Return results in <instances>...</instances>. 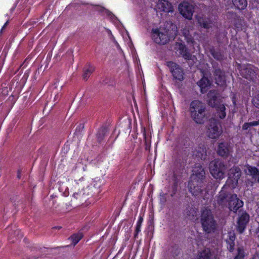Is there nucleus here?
I'll return each mask as SVG.
<instances>
[{
    "mask_svg": "<svg viewBox=\"0 0 259 259\" xmlns=\"http://www.w3.org/2000/svg\"><path fill=\"white\" fill-rule=\"evenodd\" d=\"M18 177L19 178H20V176L19 174H18Z\"/></svg>",
    "mask_w": 259,
    "mask_h": 259,
    "instance_id": "nucleus-44",
    "label": "nucleus"
},
{
    "mask_svg": "<svg viewBox=\"0 0 259 259\" xmlns=\"http://www.w3.org/2000/svg\"><path fill=\"white\" fill-rule=\"evenodd\" d=\"M57 96H58V95H56V96H55V99H56V97H57Z\"/></svg>",
    "mask_w": 259,
    "mask_h": 259,
    "instance_id": "nucleus-48",
    "label": "nucleus"
},
{
    "mask_svg": "<svg viewBox=\"0 0 259 259\" xmlns=\"http://www.w3.org/2000/svg\"><path fill=\"white\" fill-rule=\"evenodd\" d=\"M206 109L205 105L199 100L193 101L190 104V114H194L205 111Z\"/></svg>",
    "mask_w": 259,
    "mask_h": 259,
    "instance_id": "nucleus-13",
    "label": "nucleus"
},
{
    "mask_svg": "<svg viewBox=\"0 0 259 259\" xmlns=\"http://www.w3.org/2000/svg\"><path fill=\"white\" fill-rule=\"evenodd\" d=\"M241 174V171L239 167L235 166L231 168L228 174V179L222 190H226L227 187L231 189L235 188L238 184Z\"/></svg>",
    "mask_w": 259,
    "mask_h": 259,
    "instance_id": "nucleus-8",
    "label": "nucleus"
},
{
    "mask_svg": "<svg viewBox=\"0 0 259 259\" xmlns=\"http://www.w3.org/2000/svg\"><path fill=\"white\" fill-rule=\"evenodd\" d=\"M253 104L257 108H259V94L253 99Z\"/></svg>",
    "mask_w": 259,
    "mask_h": 259,
    "instance_id": "nucleus-34",
    "label": "nucleus"
},
{
    "mask_svg": "<svg viewBox=\"0 0 259 259\" xmlns=\"http://www.w3.org/2000/svg\"><path fill=\"white\" fill-rule=\"evenodd\" d=\"M240 71L242 76L248 80L254 81L256 78L255 68L251 65H247L245 68L241 69Z\"/></svg>",
    "mask_w": 259,
    "mask_h": 259,
    "instance_id": "nucleus-12",
    "label": "nucleus"
},
{
    "mask_svg": "<svg viewBox=\"0 0 259 259\" xmlns=\"http://www.w3.org/2000/svg\"><path fill=\"white\" fill-rule=\"evenodd\" d=\"M82 234L78 233L71 236L70 239L71 240L72 244L74 246L79 242V241L82 238Z\"/></svg>",
    "mask_w": 259,
    "mask_h": 259,
    "instance_id": "nucleus-29",
    "label": "nucleus"
},
{
    "mask_svg": "<svg viewBox=\"0 0 259 259\" xmlns=\"http://www.w3.org/2000/svg\"><path fill=\"white\" fill-rule=\"evenodd\" d=\"M227 243L228 244L227 248L230 251H232L234 249V242H230L228 240H227Z\"/></svg>",
    "mask_w": 259,
    "mask_h": 259,
    "instance_id": "nucleus-36",
    "label": "nucleus"
},
{
    "mask_svg": "<svg viewBox=\"0 0 259 259\" xmlns=\"http://www.w3.org/2000/svg\"><path fill=\"white\" fill-rule=\"evenodd\" d=\"M214 79L215 83L220 86H223L226 82V76L225 73L220 69H216L214 71Z\"/></svg>",
    "mask_w": 259,
    "mask_h": 259,
    "instance_id": "nucleus-17",
    "label": "nucleus"
},
{
    "mask_svg": "<svg viewBox=\"0 0 259 259\" xmlns=\"http://www.w3.org/2000/svg\"><path fill=\"white\" fill-rule=\"evenodd\" d=\"M202 186H203V181H202V183L200 185L199 184L198 185H197V184H195V189L197 190V189H198V188H199V189L200 190V192L198 194H194L191 191H190V192L194 196H198L199 194H200L202 191Z\"/></svg>",
    "mask_w": 259,
    "mask_h": 259,
    "instance_id": "nucleus-35",
    "label": "nucleus"
},
{
    "mask_svg": "<svg viewBox=\"0 0 259 259\" xmlns=\"http://www.w3.org/2000/svg\"><path fill=\"white\" fill-rule=\"evenodd\" d=\"M57 96H58V95H56V96H55V99H56V97H57Z\"/></svg>",
    "mask_w": 259,
    "mask_h": 259,
    "instance_id": "nucleus-45",
    "label": "nucleus"
},
{
    "mask_svg": "<svg viewBox=\"0 0 259 259\" xmlns=\"http://www.w3.org/2000/svg\"><path fill=\"white\" fill-rule=\"evenodd\" d=\"M152 38L154 41L159 45H165L170 39H173L177 34V28L176 25L171 24L170 29L160 27L152 29Z\"/></svg>",
    "mask_w": 259,
    "mask_h": 259,
    "instance_id": "nucleus-1",
    "label": "nucleus"
},
{
    "mask_svg": "<svg viewBox=\"0 0 259 259\" xmlns=\"http://www.w3.org/2000/svg\"><path fill=\"white\" fill-rule=\"evenodd\" d=\"M208 103L211 107H215L217 110L218 116L221 119L226 117V108L223 104H220V99L218 96L217 92L215 91H210L208 95Z\"/></svg>",
    "mask_w": 259,
    "mask_h": 259,
    "instance_id": "nucleus-5",
    "label": "nucleus"
},
{
    "mask_svg": "<svg viewBox=\"0 0 259 259\" xmlns=\"http://www.w3.org/2000/svg\"><path fill=\"white\" fill-rule=\"evenodd\" d=\"M177 47L178 49V51L186 59H190L191 54L188 52L185 45L182 44H178Z\"/></svg>",
    "mask_w": 259,
    "mask_h": 259,
    "instance_id": "nucleus-21",
    "label": "nucleus"
},
{
    "mask_svg": "<svg viewBox=\"0 0 259 259\" xmlns=\"http://www.w3.org/2000/svg\"><path fill=\"white\" fill-rule=\"evenodd\" d=\"M201 222L203 230L207 233L214 232L216 229V223L211 211L206 208L202 210Z\"/></svg>",
    "mask_w": 259,
    "mask_h": 259,
    "instance_id": "nucleus-4",
    "label": "nucleus"
},
{
    "mask_svg": "<svg viewBox=\"0 0 259 259\" xmlns=\"http://www.w3.org/2000/svg\"><path fill=\"white\" fill-rule=\"evenodd\" d=\"M57 96H58V95H56V96H55V99H56V97H57Z\"/></svg>",
    "mask_w": 259,
    "mask_h": 259,
    "instance_id": "nucleus-47",
    "label": "nucleus"
},
{
    "mask_svg": "<svg viewBox=\"0 0 259 259\" xmlns=\"http://www.w3.org/2000/svg\"><path fill=\"white\" fill-rule=\"evenodd\" d=\"M214 79L215 83L220 86H223L226 82V76L225 73L220 69H216L214 71Z\"/></svg>",
    "mask_w": 259,
    "mask_h": 259,
    "instance_id": "nucleus-16",
    "label": "nucleus"
},
{
    "mask_svg": "<svg viewBox=\"0 0 259 259\" xmlns=\"http://www.w3.org/2000/svg\"><path fill=\"white\" fill-rule=\"evenodd\" d=\"M196 155L201 159H205L206 156V150L204 146L199 147L196 149Z\"/></svg>",
    "mask_w": 259,
    "mask_h": 259,
    "instance_id": "nucleus-26",
    "label": "nucleus"
},
{
    "mask_svg": "<svg viewBox=\"0 0 259 259\" xmlns=\"http://www.w3.org/2000/svg\"><path fill=\"white\" fill-rule=\"evenodd\" d=\"M211 175L217 179H223L225 177L226 167L221 161L214 160L209 164Z\"/></svg>",
    "mask_w": 259,
    "mask_h": 259,
    "instance_id": "nucleus-7",
    "label": "nucleus"
},
{
    "mask_svg": "<svg viewBox=\"0 0 259 259\" xmlns=\"http://www.w3.org/2000/svg\"><path fill=\"white\" fill-rule=\"evenodd\" d=\"M211 54L214 58L217 60H221L223 59V56L219 51L211 50Z\"/></svg>",
    "mask_w": 259,
    "mask_h": 259,
    "instance_id": "nucleus-32",
    "label": "nucleus"
},
{
    "mask_svg": "<svg viewBox=\"0 0 259 259\" xmlns=\"http://www.w3.org/2000/svg\"><path fill=\"white\" fill-rule=\"evenodd\" d=\"M57 96H58V95H56V96H55V99H56V97H57Z\"/></svg>",
    "mask_w": 259,
    "mask_h": 259,
    "instance_id": "nucleus-46",
    "label": "nucleus"
},
{
    "mask_svg": "<svg viewBox=\"0 0 259 259\" xmlns=\"http://www.w3.org/2000/svg\"><path fill=\"white\" fill-rule=\"evenodd\" d=\"M106 134L105 128H102L99 130L97 134V137L99 141H101Z\"/></svg>",
    "mask_w": 259,
    "mask_h": 259,
    "instance_id": "nucleus-33",
    "label": "nucleus"
},
{
    "mask_svg": "<svg viewBox=\"0 0 259 259\" xmlns=\"http://www.w3.org/2000/svg\"><path fill=\"white\" fill-rule=\"evenodd\" d=\"M179 10L184 17L191 20L194 12V7L192 4L184 2L179 5Z\"/></svg>",
    "mask_w": 259,
    "mask_h": 259,
    "instance_id": "nucleus-10",
    "label": "nucleus"
},
{
    "mask_svg": "<svg viewBox=\"0 0 259 259\" xmlns=\"http://www.w3.org/2000/svg\"><path fill=\"white\" fill-rule=\"evenodd\" d=\"M245 173L251 176L252 179L256 180L259 183V170L255 167L247 166Z\"/></svg>",
    "mask_w": 259,
    "mask_h": 259,
    "instance_id": "nucleus-19",
    "label": "nucleus"
},
{
    "mask_svg": "<svg viewBox=\"0 0 259 259\" xmlns=\"http://www.w3.org/2000/svg\"><path fill=\"white\" fill-rule=\"evenodd\" d=\"M143 219L141 217H140L137 223L136 227V234H135V237H136L138 234L141 231V227L142 223L143 222Z\"/></svg>",
    "mask_w": 259,
    "mask_h": 259,
    "instance_id": "nucleus-31",
    "label": "nucleus"
},
{
    "mask_svg": "<svg viewBox=\"0 0 259 259\" xmlns=\"http://www.w3.org/2000/svg\"><path fill=\"white\" fill-rule=\"evenodd\" d=\"M249 219V215L246 212L243 213L239 218L237 222V229L240 233H242L244 231Z\"/></svg>",
    "mask_w": 259,
    "mask_h": 259,
    "instance_id": "nucleus-14",
    "label": "nucleus"
},
{
    "mask_svg": "<svg viewBox=\"0 0 259 259\" xmlns=\"http://www.w3.org/2000/svg\"><path fill=\"white\" fill-rule=\"evenodd\" d=\"M197 20L200 25L204 28H209L211 27V23L209 22V20L198 17H197Z\"/></svg>",
    "mask_w": 259,
    "mask_h": 259,
    "instance_id": "nucleus-27",
    "label": "nucleus"
},
{
    "mask_svg": "<svg viewBox=\"0 0 259 259\" xmlns=\"http://www.w3.org/2000/svg\"><path fill=\"white\" fill-rule=\"evenodd\" d=\"M182 33L186 38L188 42H192L193 44V38L191 35L190 34L189 30L187 28H185L182 31Z\"/></svg>",
    "mask_w": 259,
    "mask_h": 259,
    "instance_id": "nucleus-28",
    "label": "nucleus"
},
{
    "mask_svg": "<svg viewBox=\"0 0 259 259\" xmlns=\"http://www.w3.org/2000/svg\"><path fill=\"white\" fill-rule=\"evenodd\" d=\"M79 186H82V191H79L77 192H75L73 194V199L74 201L78 200L79 203H82L86 199L87 195H90L93 190V187L92 184L89 185V182H87L84 180L83 178L79 179L76 182Z\"/></svg>",
    "mask_w": 259,
    "mask_h": 259,
    "instance_id": "nucleus-6",
    "label": "nucleus"
},
{
    "mask_svg": "<svg viewBox=\"0 0 259 259\" xmlns=\"http://www.w3.org/2000/svg\"><path fill=\"white\" fill-rule=\"evenodd\" d=\"M210 255V249L205 248L198 253L197 259H209Z\"/></svg>",
    "mask_w": 259,
    "mask_h": 259,
    "instance_id": "nucleus-24",
    "label": "nucleus"
},
{
    "mask_svg": "<svg viewBox=\"0 0 259 259\" xmlns=\"http://www.w3.org/2000/svg\"><path fill=\"white\" fill-rule=\"evenodd\" d=\"M197 84L200 88L201 92L203 94L206 92L210 83L207 78L203 77L197 82Z\"/></svg>",
    "mask_w": 259,
    "mask_h": 259,
    "instance_id": "nucleus-20",
    "label": "nucleus"
},
{
    "mask_svg": "<svg viewBox=\"0 0 259 259\" xmlns=\"http://www.w3.org/2000/svg\"><path fill=\"white\" fill-rule=\"evenodd\" d=\"M252 259H259V253L255 254Z\"/></svg>",
    "mask_w": 259,
    "mask_h": 259,
    "instance_id": "nucleus-42",
    "label": "nucleus"
},
{
    "mask_svg": "<svg viewBox=\"0 0 259 259\" xmlns=\"http://www.w3.org/2000/svg\"><path fill=\"white\" fill-rule=\"evenodd\" d=\"M205 176L204 168L200 165L197 164L192 170V174L189 182L188 188L189 191L194 194H197L200 192L199 188L195 189V184L198 185L202 183Z\"/></svg>",
    "mask_w": 259,
    "mask_h": 259,
    "instance_id": "nucleus-3",
    "label": "nucleus"
},
{
    "mask_svg": "<svg viewBox=\"0 0 259 259\" xmlns=\"http://www.w3.org/2000/svg\"><path fill=\"white\" fill-rule=\"evenodd\" d=\"M174 78L182 80L184 78V72L182 69L176 63L169 61L166 63Z\"/></svg>",
    "mask_w": 259,
    "mask_h": 259,
    "instance_id": "nucleus-11",
    "label": "nucleus"
},
{
    "mask_svg": "<svg viewBox=\"0 0 259 259\" xmlns=\"http://www.w3.org/2000/svg\"><path fill=\"white\" fill-rule=\"evenodd\" d=\"M245 254L242 247H238L237 249V254L235 256L234 259H244Z\"/></svg>",
    "mask_w": 259,
    "mask_h": 259,
    "instance_id": "nucleus-30",
    "label": "nucleus"
},
{
    "mask_svg": "<svg viewBox=\"0 0 259 259\" xmlns=\"http://www.w3.org/2000/svg\"><path fill=\"white\" fill-rule=\"evenodd\" d=\"M191 116L193 120L198 124L203 123L207 119L205 111L191 114Z\"/></svg>",
    "mask_w": 259,
    "mask_h": 259,
    "instance_id": "nucleus-18",
    "label": "nucleus"
},
{
    "mask_svg": "<svg viewBox=\"0 0 259 259\" xmlns=\"http://www.w3.org/2000/svg\"><path fill=\"white\" fill-rule=\"evenodd\" d=\"M234 6L239 10H243L247 6L246 0H232Z\"/></svg>",
    "mask_w": 259,
    "mask_h": 259,
    "instance_id": "nucleus-25",
    "label": "nucleus"
},
{
    "mask_svg": "<svg viewBox=\"0 0 259 259\" xmlns=\"http://www.w3.org/2000/svg\"><path fill=\"white\" fill-rule=\"evenodd\" d=\"M218 154L221 156H226L229 154V149L225 143H220L218 146Z\"/></svg>",
    "mask_w": 259,
    "mask_h": 259,
    "instance_id": "nucleus-23",
    "label": "nucleus"
},
{
    "mask_svg": "<svg viewBox=\"0 0 259 259\" xmlns=\"http://www.w3.org/2000/svg\"><path fill=\"white\" fill-rule=\"evenodd\" d=\"M157 8L161 11L171 12L173 8L171 4L167 0H159L156 5Z\"/></svg>",
    "mask_w": 259,
    "mask_h": 259,
    "instance_id": "nucleus-15",
    "label": "nucleus"
},
{
    "mask_svg": "<svg viewBox=\"0 0 259 259\" xmlns=\"http://www.w3.org/2000/svg\"><path fill=\"white\" fill-rule=\"evenodd\" d=\"M94 70L95 67L93 66L91 64L87 65L83 68V78L87 80Z\"/></svg>",
    "mask_w": 259,
    "mask_h": 259,
    "instance_id": "nucleus-22",
    "label": "nucleus"
},
{
    "mask_svg": "<svg viewBox=\"0 0 259 259\" xmlns=\"http://www.w3.org/2000/svg\"><path fill=\"white\" fill-rule=\"evenodd\" d=\"M251 126L249 122H245L242 126V129L243 130H247Z\"/></svg>",
    "mask_w": 259,
    "mask_h": 259,
    "instance_id": "nucleus-39",
    "label": "nucleus"
},
{
    "mask_svg": "<svg viewBox=\"0 0 259 259\" xmlns=\"http://www.w3.org/2000/svg\"><path fill=\"white\" fill-rule=\"evenodd\" d=\"M229 240H228L230 242H234L235 238L234 234L230 232L229 234Z\"/></svg>",
    "mask_w": 259,
    "mask_h": 259,
    "instance_id": "nucleus-38",
    "label": "nucleus"
},
{
    "mask_svg": "<svg viewBox=\"0 0 259 259\" xmlns=\"http://www.w3.org/2000/svg\"><path fill=\"white\" fill-rule=\"evenodd\" d=\"M249 123H250V125L251 126H257L259 125V120L258 121H254L252 122H250Z\"/></svg>",
    "mask_w": 259,
    "mask_h": 259,
    "instance_id": "nucleus-40",
    "label": "nucleus"
},
{
    "mask_svg": "<svg viewBox=\"0 0 259 259\" xmlns=\"http://www.w3.org/2000/svg\"><path fill=\"white\" fill-rule=\"evenodd\" d=\"M14 234H15V235H16L17 239H20L22 238L23 235L20 230H15Z\"/></svg>",
    "mask_w": 259,
    "mask_h": 259,
    "instance_id": "nucleus-37",
    "label": "nucleus"
},
{
    "mask_svg": "<svg viewBox=\"0 0 259 259\" xmlns=\"http://www.w3.org/2000/svg\"><path fill=\"white\" fill-rule=\"evenodd\" d=\"M7 24H8V22H7L4 24V25L3 26V28H2V29H3L5 27H6V26H7Z\"/></svg>",
    "mask_w": 259,
    "mask_h": 259,
    "instance_id": "nucleus-43",
    "label": "nucleus"
},
{
    "mask_svg": "<svg viewBox=\"0 0 259 259\" xmlns=\"http://www.w3.org/2000/svg\"><path fill=\"white\" fill-rule=\"evenodd\" d=\"M222 133L220 123L216 120H210V124L207 131V136L211 139H217Z\"/></svg>",
    "mask_w": 259,
    "mask_h": 259,
    "instance_id": "nucleus-9",
    "label": "nucleus"
},
{
    "mask_svg": "<svg viewBox=\"0 0 259 259\" xmlns=\"http://www.w3.org/2000/svg\"><path fill=\"white\" fill-rule=\"evenodd\" d=\"M84 128V126L82 124H80L76 128V132H80Z\"/></svg>",
    "mask_w": 259,
    "mask_h": 259,
    "instance_id": "nucleus-41",
    "label": "nucleus"
},
{
    "mask_svg": "<svg viewBox=\"0 0 259 259\" xmlns=\"http://www.w3.org/2000/svg\"><path fill=\"white\" fill-rule=\"evenodd\" d=\"M218 202L220 205H224L228 202V207L230 210L236 212L243 205V202L240 200L236 194H228L226 190H222L218 197Z\"/></svg>",
    "mask_w": 259,
    "mask_h": 259,
    "instance_id": "nucleus-2",
    "label": "nucleus"
}]
</instances>
